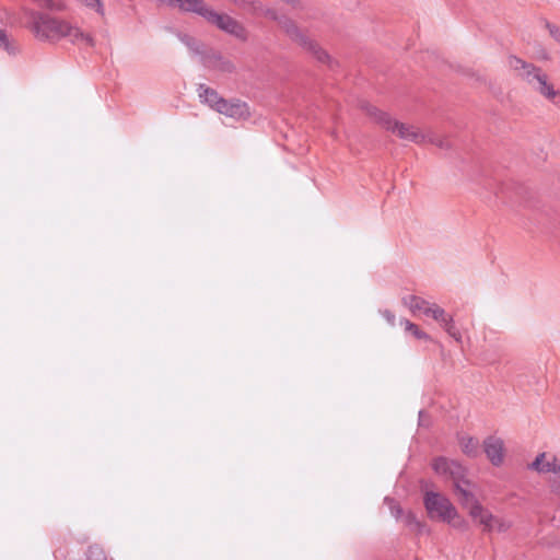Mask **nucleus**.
Instances as JSON below:
<instances>
[{
	"instance_id": "1",
	"label": "nucleus",
	"mask_w": 560,
	"mask_h": 560,
	"mask_svg": "<svg viewBox=\"0 0 560 560\" xmlns=\"http://www.w3.org/2000/svg\"><path fill=\"white\" fill-rule=\"evenodd\" d=\"M30 19V28L42 40L57 42L68 37L71 43L84 42L88 46H94V39L90 34L71 26L68 22L50 16L35 10H25Z\"/></svg>"
},
{
	"instance_id": "2",
	"label": "nucleus",
	"mask_w": 560,
	"mask_h": 560,
	"mask_svg": "<svg viewBox=\"0 0 560 560\" xmlns=\"http://www.w3.org/2000/svg\"><path fill=\"white\" fill-rule=\"evenodd\" d=\"M359 108L365 113L370 119L381 128L390 131L402 140L417 144H423L427 141V135L413 126L400 122L394 119L388 113L377 108L366 101H360Z\"/></svg>"
},
{
	"instance_id": "3",
	"label": "nucleus",
	"mask_w": 560,
	"mask_h": 560,
	"mask_svg": "<svg viewBox=\"0 0 560 560\" xmlns=\"http://www.w3.org/2000/svg\"><path fill=\"white\" fill-rule=\"evenodd\" d=\"M508 65L517 77L533 85L547 100L553 101L558 96L559 92L549 83L548 75L540 68L514 55L508 57Z\"/></svg>"
},
{
	"instance_id": "4",
	"label": "nucleus",
	"mask_w": 560,
	"mask_h": 560,
	"mask_svg": "<svg viewBox=\"0 0 560 560\" xmlns=\"http://www.w3.org/2000/svg\"><path fill=\"white\" fill-rule=\"evenodd\" d=\"M428 483L421 481V491L423 492V505L429 518L433 521L451 522L456 517V508L442 493L428 490Z\"/></svg>"
},
{
	"instance_id": "5",
	"label": "nucleus",
	"mask_w": 560,
	"mask_h": 560,
	"mask_svg": "<svg viewBox=\"0 0 560 560\" xmlns=\"http://www.w3.org/2000/svg\"><path fill=\"white\" fill-rule=\"evenodd\" d=\"M279 24L292 40L310 51L319 62L327 63L330 61L329 55L316 42L304 34L294 21L283 18L279 20Z\"/></svg>"
},
{
	"instance_id": "6",
	"label": "nucleus",
	"mask_w": 560,
	"mask_h": 560,
	"mask_svg": "<svg viewBox=\"0 0 560 560\" xmlns=\"http://www.w3.org/2000/svg\"><path fill=\"white\" fill-rule=\"evenodd\" d=\"M432 468L436 474L450 477L453 480V487L456 483L468 481L465 478L466 469L458 462L441 456L433 460Z\"/></svg>"
},
{
	"instance_id": "7",
	"label": "nucleus",
	"mask_w": 560,
	"mask_h": 560,
	"mask_svg": "<svg viewBox=\"0 0 560 560\" xmlns=\"http://www.w3.org/2000/svg\"><path fill=\"white\" fill-rule=\"evenodd\" d=\"M215 112L235 120H246L250 117L247 103L238 98H223Z\"/></svg>"
},
{
	"instance_id": "8",
	"label": "nucleus",
	"mask_w": 560,
	"mask_h": 560,
	"mask_svg": "<svg viewBox=\"0 0 560 560\" xmlns=\"http://www.w3.org/2000/svg\"><path fill=\"white\" fill-rule=\"evenodd\" d=\"M483 452L494 466H500L504 457V444L500 438L488 436L483 441Z\"/></svg>"
},
{
	"instance_id": "9",
	"label": "nucleus",
	"mask_w": 560,
	"mask_h": 560,
	"mask_svg": "<svg viewBox=\"0 0 560 560\" xmlns=\"http://www.w3.org/2000/svg\"><path fill=\"white\" fill-rule=\"evenodd\" d=\"M453 488L459 503L463 508L468 509V511H470V506L479 503L474 492L471 491L472 483L469 480L456 483V486Z\"/></svg>"
},
{
	"instance_id": "10",
	"label": "nucleus",
	"mask_w": 560,
	"mask_h": 560,
	"mask_svg": "<svg viewBox=\"0 0 560 560\" xmlns=\"http://www.w3.org/2000/svg\"><path fill=\"white\" fill-rule=\"evenodd\" d=\"M469 515L483 526L485 532H492L494 528V515L486 510L480 503L470 506Z\"/></svg>"
},
{
	"instance_id": "11",
	"label": "nucleus",
	"mask_w": 560,
	"mask_h": 560,
	"mask_svg": "<svg viewBox=\"0 0 560 560\" xmlns=\"http://www.w3.org/2000/svg\"><path fill=\"white\" fill-rule=\"evenodd\" d=\"M197 91L201 102L209 105L213 110H217L224 98L214 89L205 84H199Z\"/></svg>"
},
{
	"instance_id": "12",
	"label": "nucleus",
	"mask_w": 560,
	"mask_h": 560,
	"mask_svg": "<svg viewBox=\"0 0 560 560\" xmlns=\"http://www.w3.org/2000/svg\"><path fill=\"white\" fill-rule=\"evenodd\" d=\"M546 457L545 453H540L537 455L535 460L528 466L530 469L536 470L538 472H560V464L558 463L557 458L553 457L552 460L546 462L545 465H541L542 459Z\"/></svg>"
},
{
	"instance_id": "13",
	"label": "nucleus",
	"mask_w": 560,
	"mask_h": 560,
	"mask_svg": "<svg viewBox=\"0 0 560 560\" xmlns=\"http://www.w3.org/2000/svg\"><path fill=\"white\" fill-rule=\"evenodd\" d=\"M402 303L406 306H408L412 313H416L417 311H419L424 314L425 308L428 306H431V304L428 301H425L424 299L417 296V295L404 296Z\"/></svg>"
},
{
	"instance_id": "14",
	"label": "nucleus",
	"mask_w": 560,
	"mask_h": 560,
	"mask_svg": "<svg viewBox=\"0 0 560 560\" xmlns=\"http://www.w3.org/2000/svg\"><path fill=\"white\" fill-rule=\"evenodd\" d=\"M462 451L470 456L476 457L479 452V441L472 436L463 438L460 440Z\"/></svg>"
},
{
	"instance_id": "15",
	"label": "nucleus",
	"mask_w": 560,
	"mask_h": 560,
	"mask_svg": "<svg viewBox=\"0 0 560 560\" xmlns=\"http://www.w3.org/2000/svg\"><path fill=\"white\" fill-rule=\"evenodd\" d=\"M424 315L433 317L436 322L444 325L451 316H448L445 311L436 304H431L424 311Z\"/></svg>"
},
{
	"instance_id": "16",
	"label": "nucleus",
	"mask_w": 560,
	"mask_h": 560,
	"mask_svg": "<svg viewBox=\"0 0 560 560\" xmlns=\"http://www.w3.org/2000/svg\"><path fill=\"white\" fill-rule=\"evenodd\" d=\"M405 524L417 535H420L425 530V524L419 521L412 512H408L405 516Z\"/></svg>"
},
{
	"instance_id": "17",
	"label": "nucleus",
	"mask_w": 560,
	"mask_h": 560,
	"mask_svg": "<svg viewBox=\"0 0 560 560\" xmlns=\"http://www.w3.org/2000/svg\"><path fill=\"white\" fill-rule=\"evenodd\" d=\"M401 325H405V329L406 331H409L410 334H412L415 336V338L417 339H424V340H428L429 339V336L428 334H425L424 331H422L418 325L411 323L410 320L408 319H404L400 322Z\"/></svg>"
},
{
	"instance_id": "18",
	"label": "nucleus",
	"mask_w": 560,
	"mask_h": 560,
	"mask_svg": "<svg viewBox=\"0 0 560 560\" xmlns=\"http://www.w3.org/2000/svg\"><path fill=\"white\" fill-rule=\"evenodd\" d=\"M427 142L434 144L440 149H450L451 148V142L447 138H443V137H440V136H436L433 133L427 135L425 143Z\"/></svg>"
},
{
	"instance_id": "19",
	"label": "nucleus",
	"mask_w": 560,
	"mask_h": 560,
	"mask_svg": "<svg viewBox=\"0 0 560 560\" xmlns=\"http://www.w3.org/2000/svg\"><path fill=\"white\" fill-rule=\"evenodd\" d=\"M180 40L194 52V54H202L201 44L197 42L194 37L189 35L180 36Z\"/></svg>"
},
{
	"instance_id": "20",
	"label": "nucleus",
	"mask_w": 560,
	"mask_h": 560,
	"mask_svg": "<svg viewBox=\"0 0 560 560\" xmlns=\"http://www.w3.org/2000/svg\"><path fill=\"white\" fill-rule=\"evenodd\" d=\"M86 560H107V556L98 546H91L88 550Z\"/></svg>"
},
{
	"instance_id": "21",
	"label": "nucleus",
	"mask_w": 560,
	"mask_h": 560,
	"mask_svg": "<svg viewBox=\"0 0 560 560\" xmlns=\"http://www.w3.org/2000/svg\"><path fill=\"white\" fill-rule=\"evenodd\" d=\"M39 8L48 9L51 11H62L63 5L60 3H56L54 0H33Z\"/></svg>"
},
{
	"instance_id": "22",
	"label": "nucleus",
	"mask_w": 560,
	"mask_h": 560,
	"mask_svg": "<svg viewBox=\"0 0 560 560\" xmlns=\"http://www.w3.org/2000/svg\"><path fill=\"white\" fill-rule=\"evenodd\" d=\"M0 48H3L9 54H15V47L10 42L5 31L0 28Z\"/></svg>"
},
{
	"instance_id": "23",
	"label": "nucleus",
	"mask_w": 560,
	"mask_h": 560,
	"mask_svg": "<svg viewBox=\"0 0 560 560\" xmlns=\"http://www.w3.org/2000/svg\"><path fill=\"white\" fill-rule=\"evenodd\" d=\"M443 327L445 328V330L447 331V334L453 337L456 341L460 342L462 341V334L459 332V330L455 327L454 325V322H453V318L451 317L444 325Z\"/></svg>"
},
{
	"instance_id": "24",
	"label": "nucleus",
	"mask_w": 560,
	"mask_h": 560,
	"mask_svg": "<svg viewBox=\"0 0 560 560\" xmlns=\"http://www.w3.org/2000/svg\"><path fill=\"white\" fill-rule=\"evenodd\" d=\"M447 524L452 525L453 527L459 529V530H467L468 529V523L464 518H462L458 513L456 512V517L452 518L451 522H446Z\"/></svg>"
},
{
	"instance_id": "25",
	"label": "nucleus",
	"mask_w": 560,
	"mask_h": 560,
	"mask_svg": "<svg viewBox=\"0 0 560 560\" xmlns=\"http://www.w3.org/2000/svg\"><path fill=\"white\" fill-rule=\"evenodd\" d=\"M493 525H494L493 530L495 529L500 533L508 530L510 527L509 524H506L505 522H503L502 520H500L495 516H494Z\"/></svg>"
},
{
	"instance_id": "26",
	"label": "nucleus",
	"mask_w": 560,
	"mask_h": 560,
	"mask_svg": "<svg viewBox=\"0 0 560 560\" xmlns=\"http://www.w3.org/2000/svg\"><path fill=\"white\" fill-rule=\"evenodd\" d=\"M547 28L549 30V33L550 35L558 42L560 43V27L553 25V24H550V23H547Z\"/></svg>"
},
{
	"instance_id": "27",
	"label": "nucleus",
	"mask_w": 560,
	"mask_h": 560,
	"mask_svg": "<svg viewBox=\"0 0 560 560\" xmlns=\"http://www.w3.org/2000/svg\"><path fill=\"white\" fill-rule=\"evenodd\" d=\"M219 67L222 71L225 72H232L235 69L234 65L229 60L221 61Z\"/></svg>"
},
{
	"instance_id": "28",
	"label": "nucleus",
	"mask_w": 560,
	"mask_h": 560,
	"mask_svg": "<svg viewBox=\"0 0 560 560\" xmlns=\"http://www.w3.org/2000/svg\"><path fill=\"white\" fill-rule=\"evenodd\" d=\"M392 513L398 518L402 514V509L399 505H394L392 506Z\"/></svg>"
},
{
	"instance_id": "29",
	"label": "nucleus",
	"mask_w": 560,
	"mask_h": 560,
	"mask_svg": "<svg viewBox=\"0 0 560 560\" xmlns=\"http://www.w3.org/2000/svg\"><path fill=\"white\" fill-rule=\"evenodd\" d=\"M266 15H267V16H269V18H271V19H273V20H277V19H278V18H277L276 12H275V11H272V10H268V11L266 12Z\"/></svg>"
},
{
	"instance_id": "30",
	"label": "nucleus",
	"mask_w": 560,
	"mask_h": 560,
	"mask_svg": "<svg viewBox=\"0 0 560 560\" xmlns=\"http://www.w3.org/2000/svg\"><path fill=\"white\" fill-rule=\"evenodd\" d=\"M287 3H290L292 5H295L298 3V0H283Z\"/></svg>"
}]
</instances>
